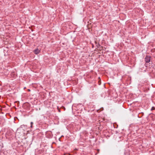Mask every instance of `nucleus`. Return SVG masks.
Masks as SVG:
<instances>
[{
	"instance_id": "1",
	"label": "nucleus",
	"mask_w": 155,
	"mask_h": 155,
	"mask_svg": "<svg viewBox=\"0 0 155 155\" xmlns=\"http://www.w3.org/2000/svg\"><path fill=\"white\" fill-rule=\"evenodd\" d=\"M40 51V50L38 48H37L34 51V52L35 54H38L39 53Z\"/></svg>"
},
{
	"instance_id": "2",
	"label": "nucleus",
	"mask_w": 155,
	"mask_h": 155,
	"mask_svg": "<svg viewBox=\"0 0 155 155\" xmlns=\"http://www.w3.org/2000/svg\"><path fill=\"white\" fill-rule=\"evenodd\" d=\"M150 61V57L147 56L145 58V61L146 62H149Z\"/></svg>"
},
{
	"instance_id": "3",
	"label": "nucleus",
	"mask_w": 155,
	"mask_h": 155,
	"mask_svg": "<svg viewBox=\"0 0 155 155\" xmlns=\"http://www.w3.org/2000/svg\"><path fill=\"white\" fill-rule=\"evenodd\" d=\"M154 107H153L152 108V109H151V110H153L154 109Z\"/></svg>"
},
{
	"instance_id": "4",
	"label": "nucleus",
	"mask_w": 155,
	"mask_h": 155,
	"mask_svg": "<svg viewBox=\"0 0 155 155\" xmlns=\"http://www.w3.org/2000/svg\"><path fill=\"white\" fill-rule=\"evenodd\" d=\"M33 123L32 122L31 123V125L32 126L33 125Z\"/></svg>"
},
{
	"instance_id": "5",
	"label": "nucleus",
	"mask_w": 155,
	"mask_h": 155,
	"mask_svg": "<svg viewBox=\"0 0 155 155\" xmlns=\"http://www.w3.org/2000/svg\"><path fill=\"white\" fill-rule=\"evenodd\" d=\"M28 91H30V89H28Z\"/></svg>"
}]
</instances>
